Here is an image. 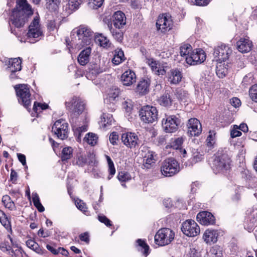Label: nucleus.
<instances>
[{
  "label": "nucleus",
  "instance_id": "f704fd0d",
  "mask_svg": "<svg viewBox=\"0 0 257 257\" xmlns=\"http://www.w3.org/2000/svg\"><path fill=\"white\" fill-rule=\"evenodd\" d=\"M26 243L29 248L33 250L37 253H41L42 252L41 248H40L39 244L36 242L34 240L31 239H29L26 241Z\"/></svg>",
  "mask_w": 257,
  "mask_h": 257
},
{
  "label": "nucleus",
  "instance_id": "ddd939ff",
  "mask_svg": "<svg viewBox=\"0 0 257 257\" xmlns=\"http://www.w3.org/2000/svg\"><path fill=\"white\" fill-rule=\"evenodd\" d=\"M231 53L232 50L228 46L222 44L214 49L213 54L214 60L221 63L228 60Z\"/></svg>",
  "mask_w": 257,
  "mask_h": 257
},
{
  "label": "nucleus",
  "instance_id": "338daca9",
  "mask_svg": "<svg viewBox=\"0 0 257 257\" xmlns=\"http://www.w3.org/2000/svg\"><path fill=\"white\" fill-rule=\"evenodd\" d=\"M104 71V69L100 68L98 66H95L93 68H92L90 71V73L92 74H94L95 76L96 75L102 73Z\"/></svg>",
  "mask_w": 257,
  "mask_h": 257
},
{
  "label": "nucleus",
  "instance_id": "bb28decb",
  "mask_svg": "<svg viewBox=\"0 0 257 257\" xmlns=\"http://www.w3.org/2000/svg\"><path fill=\"white\" fill-rule=\"evenodd\" d=\"M91 52L90 46H88L80 53L78 57V62L81 65L84 66L89 62Z\"/></svg>",
  "mask_w": 257,
  "mask_h": 257
},
{
  "label": "nucleus",
  "instance_id": "774afa93",
  "mask_svg": "<svg viewBox=\"0 0 257 257\" xmlns=\"http://www.w3.org/2000/svg\"><path fill=\"white\" fill-rule=\"evenodd\" d=\"M80 239L88 243L89 241V234L87 232L81 233L79 235Z\"/></svg>",
  "mask_w": 257,
  "mask_h": 257
},
{
  "label": "nucleus",
  "instance_id": "6ab92c4d",
  "mask_svg": "<svg viewBox=\"0 0 257 257\" xmlns=\"http://www.w3.org/2000/svg\"><path fill=\"white\" fill-rule=\"evenodd\" d=\"M197 220L200 224L204 225L213 224L215 222L213 215L207 211L199 212L197 215Z\"/></svg>",
  "mask_w": 257,
  "mask_h": 257
},
{
  "label": "nucleus",
  "instance_id": "39448f33",
  "mask_svg": "<svg viewBox=\"0 0 257 257\" xmlns=\"http://www.w3.org/2000/svg\"><path fill=\"white\" fill-rule=\"evenodd\" d=\"M173 21L170 14L165 13L160 15L156 22L157 30L161 33H165L172 29Z\"/></svg>",
  "mask_w": 257,
  "mask_h": 257
},
{
  "label": "nucleus",
  "instance_id": "37998d69",
  "mask_svg": "<svg viewBox=\"0 0 257 257\" xmlns=\"http://www.w3.org/2000/svg\"><path fill=\"white\" fill-rule=\"evenodd\" d=\"M184 142L183 137H179L176 139H172L171 142V147L174 149L179 150Z\"/></svg>",
  "mask_w": 257,
  "mask_h": 257
},
{
  "label": "nucleus",
  "instance_id": "a878e982",
  "mask_svg": "<svg viewBox=\"0 0 257 257\" xmlns=\"http://www.w3.org/2000/svg\"><path fill=\"white\" fill-rule=\"evenodd\" d=\"M182 78V73L178 69H172L168 73V80L172 84H178Z\"/></svg>",
  "mask_w": 257,
  "mask_h": 257
},
{
  "label": "nucleus",
  "instance_id": "412c9836",
  "mask_svg": "<svg viewBox=\"0 0 257 257\" xmlns=\"http://www.w3.org/2000/svg\"><path fill=\"white\" fill-rule=\"evenodd\" d=\"M236 46L239 52L247 53L250 51L252 45L248 38H241L237 42Z\"/></svg>",
  "mask_w": 257,
  "mask_h": 257
},
{
  "label": "nucleus",
  "instance_id": "4c0bfd02",
  "mask_svg": "<svg viewBox=\"0 0 257 257\" xmlns=\"http://www.w3.org/2000/svg\"><path fill=\"white\" fill-rule=\"evenodd\" d=\"M209 253L210 257H222V248L218 245H214L212 247Z\"/></svg>",
  "mask_w": 257,
  "mask_h": 257
},
{
  "label": "nucleus",
  "instance_id": "c756f323",
  "mask_svg": "<svg viewBox=\"0 0 257 257\" xmlns=\"http://www.w3.org/2000/svg\"><path fill=\"white\" fill-rule=\"evenodd\" d=\"M95 41L98 45L104 48H108L110 47L111 43L108 38L102 34H98L95 36Z\"/></svg>",
  "mask_w": 257,
  "mask_h": 257
},
{
  "label": "nucleus",
  "instance_id": "de8ad7c7",
  "mask_svg": "<svg viewBox=\"0 0 257 257\" xmlns=\"http://www.w3.org/2000/svg\"><path fill=\"white\" fill-rule=\"evenodd\" d=\"M248 92L250 98L252 101L257 102V84L250 87Z\"/></svg>",
  "mask_w": 257,
  "mask_h": 257
},
{
  "label": "nucleus",
  "instance_id": "864d4df0",
  "mask_svg": "<svg viewBox=\"0 0 257 257\" xmlns=\"http://www.w3.org/2000/svg\"><path fill=\"white\" fill-rule=\"evenodd\" d=\"M48 107V105L46 103H41L37 102H35L33 106L34 111L38 113V111L40 112L41 110H44Z\"/></svg>",
  "mask_w": 257,
  "mask_h": 257
},
{
  "label": "nucleus",
  "instance_id": "69168bd1",
  "mask_svg": "<svg viewBox=\"0 0 257 257\" xmlns=\"http://www.w3.org/2000/svg\"><path fill=\"white\" fill-rule=\"evenodd\" d=\"M0 249L4 252L9 251L11 249V246L9 244L8 242L5 241L0 244Z\"/></svg>",
  "mask_w": 257,
  "mask_h": 257
},
{
  "label": "nucleus",
  "instance_id": "0e129e2a",
  "mask_svg": "<svg viewBox=\"0 0 257 257\" xmlns=\"http://www.w3.org/2000/svg\"><path fill=\"white\" fill-rule=\"evenodd\" d=\"M118 138V136L115 132L112 133L109 136V141L110 143L113 145H116Z\"/></svg>",
  "mask_w": 257,
  "mask_h": 257
},
{
  "label": "nucleus",
  "instance_id": "3c124183",
  "mask_svg": "<svg viewBox=\"0 0 257 257\" xmlns=\"http://www.w3.org/2000/svg\"><path fill=\"white\" fill-rule=\"evenodd\" d=\"M118 180L121 182H126L131 179V176L129 173L126 172H119L117 175Z\"/></svg>",
  "mask_w": 257,
  "mask_h": 257
},
{
  "label": "nucleus",
  "instance_id": "f8f14e48",
  "mask_svg": "<svg viewBox=\"0 0 257 257\" xmlns=\"http://www.w3.org/2000/svg\"><path fill=\"white\" fill-rule=\"evenodd\" d=\"M66 106L71 111L72 115L77 117L82 113L84 109V104L79 98L74 97L70 101L66 102Z\"/></svg>",
  "mask_w": 257,
  "mask_h": 257
},
{
  "label": "nucleus",
  "instance_id": "4468645a",
  "mask_svg": "<svg viewBox=\"0 0 257 257\" xmlns=\"http://www.w3.org/2000/svg\"><path fill=\"white\" fill-rule=\"evenodd\" d=\"M179 124V119L174 115L168 116L162 120V127L166 133H172L176 132Z\"/></svg>",
  "mask_w": 257,
  "mask_h": 257
},
{
  "label": "nucleus",
  "instance_id": "6e6d98bb",
  "mask_svg": "<svg viewBox=\"0 0 257 257\" xmlns=\"http://www.w3.org/2000/svg\"><path fill=\"white\" fill-rule=\"evenodd\" d=\"M137 242L140 246L142 247V248L144 249V253L146 255V256H147L149 253V245L144 240H142L141 239H138L137 240Z\"/></svg>",
  "mask_w": 257,
  "mask_h": 257
},
{
  "label": "nucleus",
  "instance_id": "680f3d73",
  "mask_svg": "<svg viewBox=\"0 0 257 257\" xmlns=\"http://www.w3.org/2000/svg\"><path fill=\"white\" fill-rule=\"evenodd\" d=\"M98 220L102 223H104L107 226H110L111 225L110 220L108 219L105 216L99 215Z\"/></svg>",
  "mask_w": 257,
  "mask_h": 257
},
{
  "label": "nucleus",
  "instance_id": "58836bf2",
  "mask_svg": "<svg viewBox=\"0 0 257 257\" xmlns=\"http://www.w3.org/2000/svg\"><path fill=\"white\" fill-rule=\"evenodd\" d=\"M105 157L108 165L109 175L107 178L108 180H110L111 178V177L115 174V169L114 166L113 161L111 159L110 157L107 155L105 156Z\"/></svg>",
  "mask_w": 257,
  "mask_h": 257
},
{
  "label": "nucleus",
  "instance_id": "4d7b16f0",
  "mask_svg": "<svg viewBox=\"0 0 257 257\" xmlns=\"http://www.w3.org/2000/svg\"><path fill=\"white\" fill-rule=\"evenodd\" d=\"M87 130V126L86 125H83L81 127H79L75 129L74 131V134L77 137V139L78 140H80L81 133L83 132H85Z\"/></svg>",
  "mask_w": 257,
  "mask_h": 257
},
{
  "label": "nucleus",
  "instance_id": "c9c22d12",
  "mask_svg": "<svg viewBox=\"0 0 257 257\" xmlns=\"http://www.w3.org/2000/svg\"><path fill=\"white\" fill-rule=\"evenodd\" d=\"M32 200L34 206L37 208L38 211L42 212L45 210L44 207L41 204L38 195L36 193H32Z\"/></svg>",
  "mask_w": 257,
  "mask_h": 257
},
{
  "label": "nucleus",
  "instance_id": "09e8293b",
  "mask_svg": "<svg viewBox=\"0 0 257 257\" xmlns=\"http://www.w3.org/2000/svg\"><path fill=\"white\" fill-rule=\"evenodd\" d=\"M123 108L125 109V111L129 115L133 108V101L131 99H127L125 100L122 103Z\"/></svg>",
  "mask_w": 257,
  "mask_h": 257
},
{
  "label": "nucleus",
  "instance_id": "f3484780",
  "mask_svg": "<svg viewBox=\"0 0 257 257\" xmlns=\"http://www.w3.org/2000/svg\"><path fill=\"white\" fill-rule=\"evenodd\" d=\"M188 134L191 137H197L202 132V125L196 118H191L189 119L188 124Z\"/></svg>",
  "mask_w": 257,
  "mask_h": 257
},
{
  "label": "nucleus",
  "instance_id": "0eeeda50",
  "mask_svg": "<svg viewBox=\"0 0 257 257\" xmlns=\"http://www.w3.org/2000/svg\"><path fill=\"white\" fill-rule=\"evenodd\" d=\"M19 100H21L24 106L28 108L31 104V93L27 84H18L15 86Z\"/></svg>",
  "mask_w": 257,
  "mask_h": 257
},
{
  "label": "nucleus",
  "instance_id": "4be33fe9",
  "mask_svg": "<svg viewBox=\"0 0 257 257\" xmlns=\"http://www.w3.org/2000/svg\"><path fill=\"white\" fill-rule=\"evenodd\" d=\"M150 80L149 79H142L138 82L136 88V92L141 95H144L149 91Z\"/></svg>",
  "mask_w": 257,
  "mask_h": 257
},
{
  "label": "nucleus",
  "instance_id": "6e6552de",
  "mask_svg": "<svg viewBox=\"0 0 257 257\" xmlns=\"http://www.w3.org/2000/svg\"><path fill=\"white\" fill-rule=\"evenodd\" d=\"M230 159L226 155L216 157L213 162V170L216 173H226L230 169Z\"/></svg>",
  "mask_w": 257,
  "mask_h": 257
},
{
  "label": "nucleus",
  "instance_id": "423d86ee",
  "mask_svg": "<svg viewBox=\"0 0 257 257\" xmlns=\"http://www.w3.org/2000/svg\"><path fill=\"white\" fill-rule=\"evenodd\" d=\"M141 120L145 123H153L158 118V111L155 107L144 106L140 111Z\"/></svg>",
  "mask_w": 257,
  "mask_h": 257
},
{
  "label": "nucleus",
  "instance_id": "1a4fd4ad",
  "mask_svg": "<svg viewBox=\"0 0 257 257\" xmlns=\"http://www.w3.org/2000/svg\"><path fill=\"white\" fill-rule=\"evenodd\" d=\"M43 34L41 27L39 24V18L36 17L34 18L29 27L28 32L27 34L26 41L30 43H34V42H31V39H36L41 36Z\"/></svg>",
  "mask_w": 257,
  "mask_h": 257
},
{
  "label": "nucleus",
  "instance_id": "b1692460",
  "mask_svg": "<svg viewBox=\"0 0 257 257\" xmlns=\"http://www.w3.org/2000/svg\"><path fill=\"white\" fill-rule=\"evenodd\" d=\"M121 81L124 85H131L136 81L135 72L132 70L125 71L121 75Z\"/></svg>",
  "mask_w": 257,
  "mask_h": 257
},
{
  "label": "nucleus",
  "instance_id": "e2e57ef3",
  "mask_svg": "<svg viewBox=\"0 0 257 257\" xmlns=\"http://www.w3.org/2000/svg\"><path fill=\"white\" fill-rule=\"evenodd\" d=\"M211 0H192V2L196 5L200 6H206Z\"/></svg>",
  "mask_w": 257,
  "mask_h": 257
},
{
  "label": "nucleus",
  "instance_id": "20e7f679",
  "mask_svg": "<svg viewBox=\"0 0 257 257\" xmlns=\"http://www.w3.org/2000/svg\"><path fill=\"white\" fill-rule=\"evenodd\" d=\"M180 167L178 162L170 158L165 160L161 167V171L164 176L171 177L178 173Z\"/></svg>",
  "mask_w": 257,
  "mask_h": 257
},
{
  "label": "nucleus",
  "instance_id": "bf43d9fd",
  "mask_svg": "<svg viewBox=\"0 0 257 257\" xmlns=\"http://www.w3.org/2000/svg\"><path fill=\"white\" fill-rule=\"evenodd\" d=\"M104 0H90L89 4L91 5L93 9L100 8L103 4Z\"/></svg>",
  "mask_w": 257,
  "mask_h": 257
},
{
  "label": "nucleus",
  "instance_id": "9b49d317",
  "mask_svg": "<svg viewBox=\"0 0 257 257\" xmlns=\"http://www.w3.org/2000/svg\"><path fill=\"white\" fill-rule=\"evenodd\" d=\"M52 132L58 138L64 140L68 137V123L63 119L57 120L52 127Z\"/></svg>",
  "mask_w": 257,
  "mask_h": 257
},
{
  "label": "nucleus",
  "instance_id": "2f4dec72",
  "mask_svg": "<svg viewBox=\"0 0 257 257\" xmlns=\"http://www.w3.org/2000/svg\"><path fill=\"white\" fill-rule=\"evenodd\" d=\"M107 26L113 38L119 42H121L123 39V34L122 32L119 30V29L116 30L113 28L111 23H109Z\"/></svg>",
  "mask_w": 257,
  "mask_h": 257
},
{
  "label": "nucleus",
  "instance_id": "cd10ccee",
  "mask_svg": "<svg viewBox=\"0 0 257 257\" xmlns=\"http://www.w3.org/2000/svg\"><path fill=\"white\" fill-rule=\"evenodd\" d=\"M22 59L20 57L11 58L9 61L8 68L11 72L20 71L22 69Z\"/></svg>",
  "mask_w": 257,
  "mask_h": 257
},
{
  "label": "nucleus",
  "instance_id": "a18cd8bd",
  "mask_svg": "<svg viewBox=\"0 0 257 257\" xmlns=\"http://www.w3.org/2000/svg\"><path fill=\"white\" fill-rule=\"evenodd\" d=\"M159 102L161 105L168 106L171 104L172 100L168 94H165L160 97Z\"/></svg>",
  "mask_w": 257,
  "mask_h": 257
},
{
  "label": "nucleus",
  "instance_id": "ea45409f",
  "mask_svg": "<svg viewBox=\"0 0 257 257\" xmlns=\"http://www.w3.org/2000/svg\"><path fill=\"white\" fill-rule=\"evenodd\" d=\"M180 53L181 56H190L191 52L192 47L190 45L188 44H183L181 46L180 48Z\"/></svg>",
  "mask_w": 257,
  "mask_h": 257
},
{
  "label": "nucleus",
  "instance_id": "473e14b6",
  "mask_svg": "<svg viewBox=\"0 0 257 257\" xmlns=\"http://www.w3.org/2000/svg\"><path fill=\"white\" fill-rule=\"evenodd\" d=\"M84 140L89 145L93 146L97 144L98 137L96 134L92 133H89L86 134Z\"/></svg>",
  "mask_w": 257,
  "mask_h": 257
},
{
  "label": "nucleus",
  "instance_id": "2eb2a0df",
  "mask_svg": "<svg viewBox=\"0 0 257 257\" xmlns=\"http://www.w3.org/2000/svg\"><path fill=\"white\" fill-rule=\"evenodd\" d=\"M146 63L151 67L153 72L158 75H164L169 69L167 63L157 61L154 59H147Z\"/></svg>",
  "mask_w": 257,
  "mask_h": 257
},
{
  "label": "nucleus",
  "instance_id": "79ce46f5",
  "mask_svg": "<svg viewBox=\"0 0 257 257\" xmlns=\"http://www.w3.org/2000/svg\"><path fill=\"white\" fill-rule=\"evenodd\" d=\"M215 143V133L214 131H210L209 135L206 139L207 146L212 148Z\"/></svg>",
  "mask_w": 257,
  "mask_h": 257
},
{
  "label": "nucleus",
  "instance_id": "7c9ffc66",
  "mask_svg": "<svg viewBox=\"0 0 257 257\" xmlns=\"http://www.w3.org/2000/svg\"><path fill=\"white\" fill-rule=\"evenodd\" d=\"M124 60V56L123 51L120 49H116L114 51V54L112 60V63L115 65H118Z\"/></svg>",
  "mask_w": 257,
  "mask_h": 257
},
{
  "label": "nucleus",
  "instance_id": "a211bd4d",
  "mask_svg": "<svg viewBox=\"0 0 257 257\" xmlns=\"http://www.w3.org/2000/svg\"><path fill=\"white\" fill-rule=\"evenodd\" d=\"M121 140L123 144L131 149L135 148L139 145L138 137L135 133L123 134L121 136Z\"/></svg>",
  "mask_w": 257,
  "mask_h": 257
},
{
  "label": "nucleus",
  "instance_id": "393cba45",
  "mask_svg": "<svg viewBox=\"0 0 257 257\" xmlns=\"http://www.w3.org/2000/svg\"><path fill=\"white\" fill-rule=\"evenodd\" d=\"M218 234L216 230L207 229L203 234V238L207 244H211L217 241Z\"/></svg>",
  "mask_w": 257,
  "mask_h": 257
},
{
  "label": "nucleus",
  "instance_id": "49530a36",
  "mask_svg": "<svg viewBox=\"0 0 257 257\" xmlns=\"http://www.w3.org/2000/svg\"><path fill=\"white\" fill-rule=\"evenodd\" d=\"M0 221L6 229L11 230L10 223L7 219L6 215L1 210H0Z\"/></svg>",
  "mask_w": 257,
  "mask_h": 257
},
{
  "label": "nucleus",
  "instance_id": "8fccbe9b",
  "mask_svg": "<svg viewBox=\"0 0 257 257\" xmlns=\"http://www.w3.org/2000/svg\"><path fill=\"white\" fill-rule=\"evenodd\" d=\"M92 154H88L87 155H80L78 156V160L76 161V164L80 166H83L87 163V158L92 156Z\"/></svg>",
  "mask_w": 257,
  "mask_h": 257
},
{
  "label": "nucleus",
  "instance_id": "dca6fc26",
  "mask_svg": "<svg viewBox=\"0 0 257 257\" xmlns=\"http://www.w3.org/2000/svg\"><path fill=\"white\" fill-rule=\"evenodd\" d=\"M186 61L190 65L202 63L206 59L205 52L202 49H197L191 52L190 56L186 57Z\"/></svg>",
  "mask_w": 257,
  "mask_h": 257
},
{
  "label": "nucleus",
  "instance_id": "e433bc0d",
  "mask_svg": "<svg viewBox=\"0 0 257 257\" xmlns=\"http://www.w3.org/2000/svg\"><path fill=\"white\" fill-rule=\"evenodd\" d=\"M2 202L6 208L12 210L15 208L14 202L8 195H4L2 198Z\"/></svg>",
  "mask_w": 257,
  "mask_h": 257
},
{
  "label": "nucleus",
  "instance_id": "72a5a7b5",
  "mask_svg": "<svg viewBox=\"0 0 257 257\" xmlns=\"http://www.w3.org/2000/svg\"><path fill=\"white\" fill-rule=\"evenodd\" d=\"M46 7L50 11H55L58 8L60 0H45Z\"/></svg>",
  "mask_w": 257,
  "mask_h": 257
},
{
  "label": "nucleus",
  "instance_id": "5fc2aeb1",
  "mask_svg": "<svg viewBox=\"0 0 257 257\" xmlns=\"http://www.w3.org/2000/svg\"><path fill=\"white\" fill-rule=\"evenodd\" d=\"M75 204L79 210L86 214L87 208L85 203L80 200H78L75 201Z\"/></svg>",
  "mask_w": 257,
  "mask_h": 257
},
{
  "label": "nucleus",
  "instance_id": "7ed1b4c3",
  "mask_svg": "<svg viewBox=\"0 0 257 257\" xmlns=\"http://www.w3.org/2000/svg\"><path fill=\"white\" fill-rule=\"evenodd\" d=\"M175 233L170 228L160 229L156 233L154 238L156 244L165 246L170 244L174 238Z\"/></svg>",
  "mask_w": 257,
  "mask_h": 257
},
{
  "label": "nucleus",
  "instance_id": "a19ab883",
  "mask_svg": "<svg viewBox=\"0 0 257 257\" xmlns=\"http://www.w3.org/2000/svg\"><path fill=\"white\" fill-rule=\"evenodd\" d=\"M101 123L102 124L106 127L108 125L111 124L112 122L113 121V118L111 114L103 113L101 118Z\"/></svg>",
  "mask_w": 257,
  "mask_h": 257
},
{
  "label": "nucleus",
  "instance_id": "c03bdc74",
  "mask_svg": "<svg viewBox=\"0 0 257 257\" xmlns=\"http://www.w3.org/2000/svg\"><path fill=\"white\" fill-rule=\"evenodd\" d=\"M73 149L71 147L64 148L62 152L61 159L62 161L67 160L72 156Z\"/></svg>",
  "mask_w": 257,
  "mask_h": 257
},
{
  "label": "nucleus",
  "instance_id": "9d476101",
  "mask_svg": "<svg viewBox=\"0 0 257 257\" xmlns=\"http://www.w3.org/2000/svg\"><path fill=\"white\" fill-rule=\"evenodd\" d=\"M181 230L187 236L195 237L199 234L200 229L194 220L189 219L182 223Z\"/></svg>",
  "mask_w": 257,
  "mask_h": 257
},
{
  "label": "nucleus",
  "instance_id": "aec40b11",
  "mask_svg": "<svg viewBox=\"0 0 257 257\" xmlns=\"http://www.w3.org/2000/svg\"><path fill=\"white\" fill-rule=\"evenodd\" d=\"M113 24L114 27L117 29H121L126 24V17L123 13L121 11L115 12L113 16Z\"/></svg>",
  "mask_w": 257,
  "mask_h": 257
},
{
  "label": "nucleus",
  "instance_id": "5701e85b",
  "mask_svg": "<svg viewBox=\"0 0 257 257\" xmlns=\"http://www.w3.org/2000/svg\"><path fill=\"white\" fill-rule=\"evenodd\" d=\"M154 154L153 152L148 150L147 152L143 155V166L146 169H150L154 165L156 162Z\"/></svg>",
  "mask_w": 257,
  "mask_h": 257
},
{
  "label": "nucleus",
  "instance_id": "c85d7f7f",
  "mask_svg": "<svg viewBox=\"0 0 257 257\" xmlns=\"http://www.w3.org/2000/svg\"><path fill=\"white\" fill-rule=\"evenodd\" d=\"M119 94V89L116 87H113L110 89L108 93L107 97L104 99L105 103L114 104V102L118 98Z\"/></svg>",
  "mask_w": 257,
  "mask_h": 257
},
{
  "label": "nucleus",
  "instance_id": "13d9d810",
  "mask_svg": "<svg viewBox=\"0 0 257 257\" xmlns=\"http://www.w3.org/2000/svg\"><path fill=\"white\" fill-rule=\"evenodd\" d=\"M175 94L178 99L182 100L187 96L188 93L182 89H176Z\"/></svg>",
  "mask_w": 257,
  "mask_h": 257
},
{
  "label": "nucleus",
  "instance_id": "052dcab7",
  "mask_svg": "<svg viewBox=\"0 0 257 257\" xmlns=\"http://www.w3.org/2000/svg\"><path fill=\"white\" fill-rule=\"evenodd\" d=\"M221 65L216 67V74L220 78H223L226 74L227 70L225 68L222 69Z\"/></svg>",
  "mask_w": 257,
  "mask_h": 257
},
{
  "label": "nucleus",
  "instance_id": "603ef678",
  "mask_svg": "<svg viewBox=\"0 0 257 257\" xmlns=\"http://www.w3.org/2000/svg\"><path fill=\"white\" fill-rule=\"evenodd\" d=\"M80 5L79 0H69L68 3V8L71 11H75L77 10Z\"/></svg>",
  "mask_w": 257,
  "mask_h": 257
},
{
  "label": "nucleus",
  "instance_id": "f257e3e1",
  "mask_svg": "<svg viewBox=\"0 0 257 257\" xmlns=\"http://www.w3.org/2000/svg\"><path fill=\"white\" fill-rule=\"evenodd\" d=\"M16 4V7L13 10L10 17V24L11 26L20 28L28 21L33 12L26 0H17Z\"/></svg>",
  "mask_w": 257,
  "mask_h": 257
},
{
  "label": "nucleus",
  "instance_id": "f03ea898",
  "mask_svg": "<svg viewBox=\"0 0 257 257\" xmlns=\"http://www.w3.org/2000/svg\"><path fill=\"white\" fill-rule=\"evenodd\" d=\"M73 33H76L78 37V48L90 46L93 42V33L89 29L80 26L74 30Z\"/></svg>",
  "mask_w": 257,
  "mask_h": 257
}]
</instances>
